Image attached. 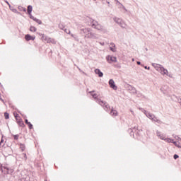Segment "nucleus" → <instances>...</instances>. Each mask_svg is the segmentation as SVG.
<instances>
[{
    "mask_svg": "<svg viewBox=\"0 0 181 181\" xmlns=\"http://www.w3.org/2000/svg\"><path fill=\"white\" fill-rule=\"evenodd\" d=\"M81 31L85 35L86 39H98V34L93 33L90 28H82Z\"/></svg>",
    "mask_w": 181,
    "mask_h": 181,
    "instance_id": "f257e3e1",
    "label": "nucleus"
},
{
    "mask_svg": "<svg viewBox=\"0 0 181 181\" xmlns=\"http://www.w3.org/2000/svg\"><path fill=\"white\" fill-rule=\"evenodd\" d=\"M97 103H98V104H100V105H102L103 107L104 110H105V111L108 112V111H110V110H111L110 105H108L107 103L101 100V99H97Z\"/></svg>",
    "mask_w": 181,
    "mask_h": 181,
    "instance_id": "f03ea898",
    "label": "nucleus"
},
{
    "mask_svg": "<svg viewBox=\"0 0 181 181\" xmlns=\"http://www.w3.org/2000/svg\"><path fill=\"white\" fill-rule=\"evenodd\" d=\"M113 21L117 23V25L120 27V28H125V25H124V22L122 21V19L117 18V17H115L113 18Z\"/></svg>",
    "mask_w": 181,
    "mask_h": 181,
    "instance_id": "7ed1b4c3",
    "label": "nucleus"
},
{
    "mask_svg": "<svg viewBox=\"0 0 181 181\" xmlns=\"http://www.w3.org/2000/svg\"><path fill=\"white\" fill-rule=\"evenodd\" d=\"M109 86L110 88H112L113 90H117L118 87L115 85V82L114 81V79H110L109 81Z\"/></svg>",
    "mask_w": 181,
    "mask_h": 181,
    "instance_id": "20e7f679",
    "label": "nucleus"
},
{
    "mask_svg": "<svg viewBox=\"0 0 181 181\" xmlns=\"http://www.w3.org/2000/svg\"><path fill=\"white\" fill-rule=\"evenodd\" d=\"M158 69H160V72L161 74H163V76H165V74L168 76V69H165L163 66H160Z\"/></svg>",
    "mask_w": 181,
    "mask_h": 181,
    "instance_id": "39448f33",
    "label": "nucleus"
},
{
    "mask_svg": "<svg viewBox=\"0 0 181 181\" xmlns=\"http://www.w3.org/2000/svg\"><path fill=\"white\" fill-rule=\"evenodd\" d=\"M25 40H27V42H29V40H34L35 39H36V37L35 36H32L29 34H27L25 36Z\"/></svg>",
    "mask_w": 181,
    "mask_h": 181,
    "instance_id": "423d86ee",
    "label": "nucleus"
},
{
    "mask_svg": "<svg viewBox=\"0 0 181 181\" xmlns=\"http://www.w3.org/2000/svg\"><path fill=\"white\" fill-rule=\"evenodd\" d=\"M127 88L128 90H129V91L133 93V94H136V89L135 88V87H134L131 85H127Z\"/></svg>",
    "mask_w": 181,
    "mask_h": 181,
    "instance_id": "0eeeda50",
    "label": "nucleus"
},
{
    "mask_svg": "<svg viewBox=\"0 0 181 181\" xmlns=\"http://www.w3.org/2000/svg\"><path fill=\"white\" fill-rule=\"evenodd\" d=\"M90 25L92 26V28H95V26L98 24V21L93 19V18H90Z\"/></svg>",
    "mask_w": 181,
    "mask_h": 181,
    "instance_id": "6e6552de",
    "label": "nucleus"
},
{
    "mask_svg": "<svg viewBox=\"0 0 181 181\" xmlns=\"http://www.w3.org/2000/svg\"><path fill=\"white\" fill-rule=\"evenodd\" d=\"M153 122H157V124H159L160 125L163 124V122L158 119V117H156V116H154V117H153L152 120H151Z\"/></svg>",
    "mask_w": 181,
    "mask_h": 181,
    "instance_id": "1a4fd4ad",
    "label": "nucleus"
},
{
    "mask_svg": "<svg viewBox=\"0 0 181 181\" xmlns=\"http://www.w3.org/2000/svg\"><path fill=\"white\" fill-rule=\"evenodd\" d=\"M136 132V127L130 128L128 129V132L130 134V136H134V132Z\"/></svg>",
    "mask_w": 181,
    "mask_h": 181,
    "instance_id": "9d476101",
    "label": "nucleus"
},
{
    "mask_svg": "<svg viewBox=\"0 0 181 181\" xmlns=\"http://www.w3.org/2000/svg\"><path fill=\"white\" fill-rule=\"evenodd\" d=\"M95 73L98 74V77H103L104 76V74L99 69H95Z\"/></svg>",
    "mask_w": 181,
    "mask_h": 181,
    "instance_id": "9b49d317",
    "label": "nucleus"
},
{
    "mask_svg": "<svg viewBox=\"0 0 181 181\" xmlns=\"http://www.w3.org/2000/svg\"><path fill=\"white\" fill-rule=\"evenodd\" d=\"M110 46H112V47H110L111 52H113V53H115V52H117V49H115V44H114L113 42H111Z\"/></svg>",
    "mask_w": 181,
    "mask_h": 181,
    "instance_id": "f8f14e48",
    "label": "nucleus"
},
{
    "mask_svg": "<svg viewBox=\"0 0 181 181\" xmlns=\"http://www.w3.org/2000/svg\"><path fill=\"white\" fill-rule=\"evenodd\" d=\"M25 123L27 125H28L30 129H32L33 128V125L32 124V123H30V122H29V121L28 120V119H25Z\"/></svg>",
    "mask_w": 181,
    "mask_h": 181,
    "instance_id": "ddd939ff",
    "label": "nucleus"
},
{
    "mask_svg": "<svg viewBox=\"0 0 181 181\" xmlns=\"http://www.w3.org/2000/svg\"><path fill=\"white\" fill-rule=\"evenodd\" d=\"M153 66L156 70H158V71H160V69H159V67H163V66L158 64H153Z\"/></svg>",
    "mask_w": 181,
    "mask_h": 181,
    "instance_id": "4468645a",
    "label": "nucleus"
},
{
    "mask_svg": "<svg viewBox=\"0 0 181 181\" xmlns=\"http://www.w3.org/2000/svg\"><path fill=\"white\" fill-rule=\"evenodd\" d=\"M117 114H118V112H117V110L111 109L110 115H112V117H117Z\"/></svg>",
    "mask_w": 181,
    "mask_h": 181,
    "instance_id": "2eb2a0df",
    "label": "nucleus"
},
{
    "mask_svg": "<svg viewBox=\"0 0 181 181\" xmlns=\"http://www.w3.org/2000/svg\"><path fill=\"white\" fill-rule=\"evenodd\" d=\"M93 93H95V90H92L89 92V93L91 94L92 97L95 98V100H96V103H97V100H99L98 98H97L98 96L97 95V93L93 94Z\"/></svg>",
    "mask_w": 181,
    "mask_h": 181,
    "instance_id": "dca6fc26",
    "label": "nucleus"
},
{
    "mask_svg": "<svg viewBox=\"0 0 181 181\" xmlns=\"http://www.w3.org/2000/svg\"><path fill=\"white\" fill-rule=\"evenodd\" d=\"M146 116L147 117H148L149 119H151V121H152V119H153V117H154L155 115H153V114H152L151 112H148V113H146Z\"/></svg>",
    "mask_w": 181,
    "mask_h": 181,
    "instance_id": "f3484780",
    "label": "nucleus"
},
{
    "mask_svg": "<svg viewBox=\"0 0 181 181\" xmlns=\"http://www.w3.org/2000/svg\"><path fill=\"white\" fill-rule=\"evenodd\" d=\"M32 11H33V7L30 5L28 6L27 12L28 15H30L32 13Z\"/></svg>",
    "mask_w": 181,
    "mask_h": 181,
    "instance_id": "a211bd4d",
    "label": "nucleus"
},
{
    "mask_svg": "<svg viewBox=\"0 0 181 181\" xmlns=\"http://www.w3.org/2000/svg\"><path fill=\"white\" fill-rule=\"evenodd\" d=\"M47 43H52L53 45H56V41L54 40V39L49 37Z\"/></svg>",
    "mask_w": 181,
    "mask_h": 181,
    "instance_id": "6ab92c4d",
    "label": "nucleus"
},
{
    "mask_svg": "<svg viewBox=\"0 0 181 181\" xmlns=\"http://www.w3.org/2000/svg\"><path fill=\"white\" fill-rule=\"evenodd\" d=\"M18 125L20 127H21L22 128H23V127H25V123H23V121L21 120V119H19V120L17 121Z\"/></svg>",
    "mask_w": 181,
    "mask_h": 181,
    "instance_id": "aec40b11",
    "label": "nucleus"
},
{
    "mask_svg": "<svg viewBox=\"0 0 181 181\" xmlns=\"http://www.w3.org/2000/svg\"><path fill=\"white\" fill-rule=\"evenodd\" d=\"M94 29H97L98 30H101L103 29V25L98 23L95 27L93 28Z\"/></svg>",
    "mask_w": 181,
    "mask_h": 181,
    "instance_id": "412c9836",
    "label": "nucleus"
},
{
    "mask_svg": "<svg viewBox=\"0 0 181 181\" xmlns=\"http://www.w3.org/2000/svg\"><path fill=\"white\" fill-rule=\"evenodd\" d=\"M173 144L177 146V148H181V144L180 142H177V141H173Z\"/></svg>",
    "mask_w": 181,
    "mask_h": 181,
    "instance_id": "4be33fe9",
    "label": "nucleus"
},
{
    "mask_svg": "<svg viewBox=\"0 0 181 181\" xmlns=\"http://www.w3.org/2000/svg\"><path fill=\"white\" fill-rule=\"evenodd\" d=\"M9 8L12 11V12H13L14 13H18V10L16 8H13L11 6H10Z\"/></svg>",
    "mask_w": 181,
    "mask_h": 181,
    "instance_id": "5701e85b",
    "label": "nucleus"
},
{
    "mask_svg": "<svg viewBox=\"0 0 181 181\" xmlns=\"http://www.w3.org/2000/svg\"><path fill=\"white\" fill-rule=\"evenodd\" d=\"M42 40H45V42H47V40H49V37H47L45 34H42Z\"/></svg>",
    "mask_w": 181,
    "mask_h": 181,
    "instance_id": "b1692460",
    "label": "nucleus"
},
{
    "mask_svg": "<svg viewBox=\"0 0 181 181\" xmlns=\"http://www.w3.org/2000/svg\"><path fill=\"white\" fill-rule=\"evenodd\" d=\"M164 141H165V142H168L169 144H173V140L169 138L165 139Z\"/></svg>",
    "mask_w": 181,
    "mask_h": 181,
    "instance_id": "393cba45",
    "label": "nucleus"
},
{
    "mask_svg": "<svg viewBox=\"0 0 181 181\" xmlns=\"http://www.w3.org/2000/svg\"><path fill=\"white\" fill-rule=\"evenodd\" d=\"M4 118L5 119H9V113L8 112H4Z\"/></svg>",
    "mask_w": 181,
    "mask_h": 181,
    "instance_id": "a878e982",
    "label": "nucleus"
},
{
    "mask_svg": "<svg viewBox=\"0 0 181 181\" xmlns=\"http://www.w3.org/2000/svg\"><path fill=\"white\" fill-rule=\"evenodd\" d=\"M34 21L36 22L37 23H38V25H42V21L39 20L37 18H34Z\"/></svg>",
    "mask_w": 181,
    "mask_h": 181,
    "instance_id": "bb28decb",
    "label": "nucleus"
},
{
    "mask_svg": "<svg viewBox=\"0 0 181 181\" xmlns=\"http://www.w3.org/2000/svg\"><path fill=\"white\" fill-rule=\"evenodd\" d=\"M30 32H36V30H37V29L34 26H30Z\"/></svg>",
    "mask_w": 181,
    "mask_h": 181,
    "instance_id": "cd10ccee",
    "label": "nucleus"
},
{
    "mask_svg": "<svg viewBox=\"0 0 181 181\" xmlns=\"http://www.w3.org/2000/svg\"><path fill=\"white\" fill-rule=\"evenodd\" d=\"M110 62H113L115 63H117V57H110Z\"/></svg>",
    "mask_w": 181,
    "mask_h": 181,
    "instance_id": "c85d7f7f",
    "label": "nucleus"
},
{
    "mask_svg": "<svg viewBox=\"0 0 181 181\" xmlns=\"http://www.w3.org/2000/svg\"><path fill=\"white\" fill-rule=\"evenodd\" d=\"M20 149H21L22 152H23V151H25V144H20Z\"/></svg>",
    "mask_w": 181,
    "mask_h": 181,
    "instance_id": "c756f323",
    "label": "nucleus"
},
{
    "mask_svg": "<svg viewBox=\"0 0 181 181\" xmlns=\"http://www.w3.org/2000/svg\"><path fill=\"white\" fill-rule=\"evenodd\" d=\"M19 11H23V12H26V8L18 6Z\"/></svg>",
    "mask_w": 181,
    "mask_h": 181,
    "instance_id": "7c9ffc66",
    "label": "nucleus"
},
{
    "mask_svg": "<svg viewBox=\"0 0 181 181\" xmlns=\"http://www.w3.org/2000/svg\"><path fill=\"white\" fill-rule=\"evenodd\" d=\"M58 26L62 30H64V25L63 24L59 23Z\"/></svg>",
    "mask_w": 181,
    "mask_h": 181,
    "instance_id": "2f4dec72",
    "label": "nucleus"
},
{
    "mask_svg": "<svg viewBox=\"0 0 181 181\" xmlns=\"http://www.w3.org/2000/svg\"><path fill=\"white\" fill-rule=\"evenodd\" d=\"M74 40H76V42H78L80 40V39L78 38V36L77 35H75L74 37Z\"/></svg>",
    "mask_w": 181,
    "mask_h": 181,
    "instance_id": "473e14b6",
    "label": "nucleus"
},
{
    "mask_svg": "<svg viewBox=\"0 0 181 181\" xmlns=\"http://www.w3.org/2000/svg\"><path fill=\"white\" fill-rule=\"evenodd\" d=\"M106 59L108 62V63H111V56L110 55L107 56Z\"/></svg>",
    "mask_w": 181,
    "mask_h": 181,
    "instance_id": "72a5a7b5",
    "label": "nucleus"
},
{
    "mask_svg": "<svg viewBox=\"0 0 181 181\" xmlns=\"http://www.w3.org/2000/svg\"><path fill=\"white\" fill-rule=\"evenodd\" d=\"M13 138H14L15 141H18V139H19V134L14 135Z\"/></svg>",
    "mask_w": 181,
    "mask_h": 181,
    "instance_id": "f704fd0d",
    "label": "nucleus"
},
{
    "mask_svg": "<svg viewBox=\"0 0 181 181\" xmlns=\"http://www.w3.org/2000/svg\"><path fill=\"white\" fill-rule=\"evenodd\" d=\"M64 32L66 33L68 35H70V33H71L70 30L66 29V28H65V29L64 28Z\"/></svg>",
    "mask_w": 181,
    "mask_h": 181,
    "instance_id": "c9c22d12",
    "label": "nucleus"
},
{
    "mask_svg": "<svg viewBox=\"0 0 181 181\" xmlns=\"http://www.w3.org/2000/svg\"><path fill=\"white\" fill-rule=\"evenodd\" d=\"M140 110L142 111V112H144V114H145V115H146V114L148 113L146 110H145L143 109V108H140Z\"/></svg>",
    "mask_w": 181,
    "mask_h": 181,
    "instance_id": "e433bc0d",
    "label": "nucleus"
},
{
    "mask_svg": "<svg viewBox=\"0 0 181 181\" xmlns=\"http://www.w3.org/2000/svg\"><path fill=\"white\" fill-rule=\"evenodd\" d=\"M29 15V16H30V19H33V21H34L36 18L35 17H34L33 16H32V13H30V14H28Z\"/></svg>",
    "mask_w": 181,
    "mask_h": 181,
    "instance_id": "4c0bfd02",
    "label": "nucleus"
},
{
    "mask_svg": "<svg viewBox=\"0 0 181 181\" xmlns=\"http://www.w3.org/2000/svg\"><path fill=\"white\" fill-rule=\"evenodd\" d=\"M121 8H122V9H124V11H125V12H128V10L125 8V6H124V5L121 4Z\"/></svg>",
    "mask_w": 181,
    "mask_h": 181,
    "instance_id": "58836bf2",
    "label": "nucleus"
},
{
    "mask_svg": "<svg viewBox=\"0 0 181 181\" xmlns=\"http://www.w3.org/2000/svg\"><path fill=\"white\" fill-rule=\"evenodd\" d=\"M173 136L175 138V139H178V141H180V139H181V138L180 137H179L178 136H177V135H173Z\"/></svg>",
    "mask_w": 181,
    "mask_h": 181,
    "instance_id": "ea45409f",
    "label": "nucleus"
},
{
    "mask_svg": "<svg viewBox=\"0 0 181 181\" xmlns=\"http://www.w3.org/2000/svg\"><path fill=\"white\" fill-rule=\"evenodd\" d=\"M15 118H16V121H19V115L18 114H17L16 115H15Z\"/></svg>",
    "mask_w": 181,
    "mask_h": 181,
    "instance_id": "a19ab883",
    "label": "nucleus"
},
{
    "mask_svg": "<svg viewBox=\"0 0 181 181\" xmlns=\"http://www.w3.org/2000/svg\"><path fill=\"white\" fill-rule=\"evenodd\" d=\"M2 144H4V139H1V141H0V147H1V146H4V145H2Z\"/></svg>",
    "mask_w": 181,
    "mask_h": 181,
    "instance_id": "79ce46f5",
    "label": "nucleus"
},
{
    "mask_svg": "<svg viewBox=\"0 0 181 181\" xmlns=\"http://www.w3.org/2000/svg\"><path fill=\"white\" fill-rule=\"evenodd\" d=\"M179 158V155H177V154H175L174 156H173V158L174 159H177Z\"/></svg>",
    "mask_w": 181,
    "mask_h": 181,
    "instance_id": "37998d69",
    "label": "nucleus"
},
{
    "mask_svg": "<svg viewBox=\"0 0 181 181\" xmlns=\"http://www.w3.org/2000/svg\"><path fill=\"white\" fill-rule=\"evenodd\" d=\"M156 135H157V136H160V132H159V131H157L156 132Z\"/></svg>",
    "mask_w": 181,
    "mask_h": 181,
    "instance_id": "c03bdc74",
    "label": "nucleus"
},
{
    "mask_svg": "<svg viewBox=\"0 0 181 181\" xmlns=\"http://www.w3.org/2000/svg\"><path fill=\"white\" fill-rule=\"evenodd\" d=\"M4 2L6 4H7V5H8V6H11V4H9V2L8 1L5 0Z\"/></svg>",
    "mask_w": 181,
    "mask_h": 181,
    "instance_id": "a18cd8bd",
    "label": "nucleus"
},
{
    "mask_svg": "<svg viewBox=\"0 0 181 181\" xmlns=\"http://www.w3.org/2000/svg\"><path fill=\"white\" fill-rule=\"evenodd\" d=\"M144 69H146V70L147 69V70H151V67H149V66H144Z\"/></svg>",
    "mask_w": 181,
    "mask_h": 181,
    "instance_id": "49530a36",
    "label": "nucleus"
},
{
    "mask_svg": "<svg viewBox=\"0 0 181 181\" xmlns=\"http://www.w3.org/2000/svg\"><path fill=\"white\" fill-rule=\"evenodd\" d=\"M158 138H160L163 141L165 140V137H163V136H158Z\"/></svg>",
    "mask_w": 181,
    "mask_h": 181,
    "instance_id": "de8ad7c7",
    "label": "nucleus"
},
{
    "mask_svg": "<svg viewBox=\"0 0 181 181\" xmlns=\"http://www.w3.org/2000/svg\"><path fill=\"white\" fill-rule=\"evenodd\" d=\"M0 172H3V170H2V165L1 164V163H0Z\"/></svg>",
    "mask_w": 181,
    "mask_h": 181,
    "instance_id": "09e8293b",
    "label": "nucleus"
},
{
    "mask_svg": "<svg viewBox=\"0 0 181 181\" xmlns=\"http://www.w3.org/2000/svg\"><path fill=\"white\" fill-rule=\"evenodd\" d=\"M107 4H108L109 8H111V5H110V1H107Z\"/></svg>",
    "mask_w": 181,
    "mask_h": 181,
    "instance_id": "8fccbe9b",
    "label": "nucleus"
},
{
    "mask_svg": "<svg viewBox=\"0 0 181 181\" xmlns=\"http://www.w3.org/2000/svg\"><path fill=\"white\" fill-rule=\"evenodd\" d=\"M138 66H141V62L138 61L137 62Z\"/></svg>",
    "mask_w": 181,
    "mask_h": 181,
    "instance_id": "3c124183",
    "label": "nucleus"
},
{
    "mask_svg": "<svg viewBox=\"0 0 181 181\" xmlns=\"http://www.w3.org/2000/svg\"><path fill=\"white\" fill-rule=\"evenodd\" d=\"M117 4H119V5H122L118 0H115Z\"/></svg>",
    "mask_w": 181,
    "mask_h": 181,
    "instance_id": "603ef678",
    "label": "nucleus"
},
{
    "mask_svg": "<svg viewBox=\"0 0 181 181\" xmlns=\"http://www.w3.org/2000/svg\"><path fill=\"white\" fill-rule=\"evenodd\" d=\"M75 35H76L71 34V36L72 37H74Z\"/></svg>",
    "mask_w": 181,
    "mask_h": 181,
    "instance_id": "864d4df0",
    "label": "nucleus"
},
{
    "mask_svg": "<svg viewBox=\"0 0 181 181\" xmlns=\"http://www.w3.org/2000/svg\"><path fill=\"white\" fill-rule=\"evenodd\" d=\"M0 100L4 103L2 98H1V94H0Z\"/></svg>",
    "mask_w": 181,
    "mask_h": 181,
    "instance_id": "5fc2aeb1",
    "label": "nucleus"
},
{
    "mask_svg": "<svg viewBox=\"0 0 181 181\" xmlns=\"http://www.w3.org/2000/svg\"><path fill=\"white\" fill-rule=\"evenodd\" d=\"M100 45H102V46H104V42L103 43H100Z\"/></svg>",
    "mask_w": 181,
    "mask_h": 181,
    "instance_id": "6e6d98bb",
    "label": "nucleus"
},
{
    "mask_svg": "<svg viewBox=\"0 0 181 181\" xmlns=\"http://www.w3.org/2000/svg\"><path fill=\"white\" fill-rule=\"evenodd\" d=\"M146 52H148V48H146Z\"/></svg>",
    "mask_w": 181,
    "mask_h": 181,
    "instance_id": "4d7b16f0",
    "label": "nucleus"
},
{
    "mask_svg": "<svg viewBox=\"0 0 181 181\" xmlns=\"http://www.w3.org/2000/svg\"><path fill=\"white\" fill-rule=\"evenodd\" d=\"M132 62H134V59H132Z\"/></svg>",
    "mask_w": 181,
    "mask_h": 181,
    "instance_id": "13d9d810",
    "label": "nucleus"
},
{
    "mask_svg": "<svg viewBox=\"0 0 181 181\" xmlns=\"http://www.w3.org/2000/svg\"><path fill=\"white\" fill-rule=\"evenodd\" d=\"M18 181H22V180H18Z\"/></svg>",
    "mask_w": 181,
    "mask_h": 181,
    "instance_id": "bf43d9fd",
    "label": "nucleus"
},
{
    "mask_svg": "<svg viewBox=\"0 0 181 181\" xmlns=\"http://www.w3.org/2000/svg\"><path fill=\"white\" fill-rule=\"evenodd\" d=\"M160 90L162 91V88H160Z\"/></svg>",
    "mask_w": 181,
    "mask_h": 181,
    "instance_id": "052dcab7",
    "label": "nucleus"
},
{
    "mask_svg": "<svg viewBox=\"0 0 181 181\" xmlns=\"http://www.w3.org/2000/svg\"><path fill=\"white\" fill-rule=\"evenodd\" d=\"M180 139V141H181V139Z\"/></svg>",
    "mask_w": 181,
    "mask_h": 181,
    "instance_id": "680f3d73",
    "label": "nucleus"
},
{
    "mask_svg": "<svg viewBox=\"0 0 181 181\" xmlns=\"http://www.w3.org/2000/svg\"><path fill=\"white\" fill-rule=\"evenodd\" d=\"M45 181H47V180H45Z\"/></svg>",
    "mask_w": 181,
    "mask_h": 181,
    "instance_id": "e2e57ef3",
    "label": "nucleus"
},
{
    "mask_svg": "<svg viewBox=\"0 0 181 181\" xmlns=\"http://www.w3.org/2000/svg\"><path fill=\"white\" fill-rule=\"evenodd\" d=\"M0 86H1V83H0Z\"/></svg>",
    "mask_w": 181,
    "mask_h": 181,
    "instance_id": "0e129e2a",
    "label": "nucleus"
}]
</instances>
